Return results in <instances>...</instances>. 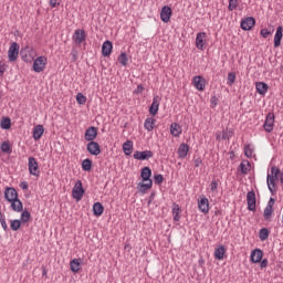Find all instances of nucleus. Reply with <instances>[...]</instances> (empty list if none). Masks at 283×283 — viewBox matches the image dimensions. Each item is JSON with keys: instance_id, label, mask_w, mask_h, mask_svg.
I'll use <instances>...</instances> for the list:
<instances>
[{"instance_id": "f257e3e1", "label": "nucleus", "mask_w": 283, "mask_h": 283, "mask_svg": "<svg viewBox=\"0 0 283 283\" xmlns=\"http://www.w3.org/2000/svg\"><path fill=\"white\" fill-rule=\"evenodd\" d=\"M83 196H85V188H83V181L77 180L72 189V197L76 202L83 200Z\"/></svg>"}, {"instance_id": "f03ea898", "label": "nucleus", "mask_w": 283, "mask_h": 283, "mask_svg": "<svg viewBox=\"0 0 283 283\" xmlns=\"http://www.w3.org/2000/svg\"><path fill=\"white\" fill-rule=\"evenodd\" d=\"M20 56L24 63H32L34 61V49L32 46L21 49Z\"/></svg>"}, {"instance_id": "7ed1b4c3", "label": "nucleus", "mask_w": 283, "mask_h": 283, "mask_svg": "<svg viewBox=\"0 0 283 283\" xmlns=\"http://www.w3.org/2000/svg\"><path fill=\"white\" fill-rule=\"evenodd\" d=\"M248 211H256L258 199L255 197V190H251L247 193Z\"/></svg>"}, {"instance_id": "20e7f679", "label": "nucleus", "mask_w": 283, "mask_h": 283, "mask_svg": "<svg viewBox=\"0 0 283 283\" xmlns=\"http://www.w3.org/2000/svg\"><path fill=\"white\" fill-rule=\"evenodd\" d=\"M19 50H20L19 43L12 42L8 51L9 63H14V61L19 59Z\"/></svg>"}, {"instance_id": "39448f33", "label": "nucleus", "mask_w": 283, "mask_h": 283, "mask_svg": "<svg viewBox=\"0 0 283 283\" xmlns=\"http://www.w3.org/2000/svg\"><path fill=\"white\" fill-rule=\"evenodd\" d=\"M28 169L31 176H36V178H39L41 170H39V161H36V158L29 157Z\"/></svg>"}, {"instance_id": "423d86ee", "label": "nucleus", "mask_w": 283, "mask_h": 283, "mask_svg": "<svg viewBox=\"0 0 283 283\" xmlns=\"http://www.w3.org/2000/svg\"><path fill=\"white\" fill-rule=\"evenodd\" d=\"M45 65H48V59L45 56H39L33 61V72L41 74L45 70Z\"/></svg>"}, {"instance_id": "0eeeda50", "label": "nucleus", "mask_w": 283, "mask_h": 283, "mask_svg": "<svg viewBox=\"0 0 283 283\" xmlns=\"http://www.w3.org/2000/svg\"><path fill=\"white\" fill-rule=\"evenodd\" d=\"M97 136H98V128L96 126H90L84 133V140H86V143H92L96 140Z\"/></svg>"}, {"instance_id": "6e6552de", "label": "nucleus", "mask_w": 283, "mask_h": 283, "mask_svg": "<svg viewBox=\"0 0 283 283\" xmlns=\"http://www.w3.org/2000/svg\"><path fill=\"white\" fill-rule=\"evenodd\" d=\"M274 125H275V115L273 113H269L265 117L263 128L268 132V134H271V132H273Z\"/></svg>"}, {"instance_id": "1a4fd4ad", "label": "nucleus", "mask_w": 283, "mask_h": 283, "mask_svg": "<svg viewBox=\"0 0 283 283\" xmlns=\"http://www.w3.org/2000/svg\"><path fill=\"white\" fill-rule=\"evenodd\" d=\"M192 85L199 92H205V87H207V80L202 77V75H197L192 78Z\"/></svg>"}, {"instance_id": "9d476101", "label": "nucleus", "mask_w": 283, "mask_h": 283, "mask_svg": "<svg viewBox=\"0 0 283 283\" xmlns=\"http://www.w3.org/2000/svg\"><path fill=\"white\" fill-rule=\"evenodd\" d=\"M86 151H88L91 156H101V145L97 142H88L86 145Z\"/></svg>"}, {"instance_id": "9b49d317", "label": "nucleus", "mask_w": 283, "mask_h": 283, "mask_svg": "<svg viewBox=\"0 0 283 283\" xmlns=\"http://www.w3.org/2000/svg\"><path fill=\"white\" fill-rule=\"evenodd\" d=\"M4 198L7 202H14V200L19 199V192L12 187H7L4 190Z\"/></svg>"}, {"instance_id": "f8f14e48", "label": "nucleus", "mask_w": 283, "mask_h": 283, "mask_svg": "<svg viewBox=\"0 0 283 283\" xmlns=\"http://www.w3.org/2000/svg\"><path fill=\"white\" fill-rule=\"evenodd\" d=\"M135 160H149V158H154V151L151 150H136L133 155Z\"/></svg>"}, {"instance_id": "ddd939ff", "label": "nucleus", "mask_w": 283, "mask_h": 283, "mask_svg": "<svg viewBox=\"0 0 283 283\" xmlns=\"http://www.w3.org/2000/svg\"><path fill=\"white\" fill-rule=\"evenodd\" d=\"M171 14H174L171 7L164 6L160 11V19L163 23H169V21H171Z\"/></svg>"}, {"instance_id": "4468645a", "label": "nucleus", "mask_w": 283, "mask_h": 283, "mask_svg": "<svg viewBox=\"0 0 283 283\" xmlns=\"http://www.w3.org/2000/svg\"><path fill=\"white\" fill-rule=\"evenodd\" d=\"M254 27H255V18L248 17L241 20V30L249 32V30H253Z\"/></svg>"}, {"instance_id": "2eb2a0df", "label": "nucleus", "mask_w": 283, "mask_h": 283, "mask_svg": "<svg viewBox=\"0 0 283 283\" xmlns=\"http://www.w3.org/2000/svg\"><path fill=\"white\" fill-rule=\"evenodd\" d=\"M262 258H264V252L262 250H252L250 254V261L252 262V264H260V262H262Z\"/></svg>"}, {"instance_id": "dca6fc26", "label": "nucleus", "mask_w": 283, "mask_h": 283, "mask_svg": "<svg viewBox=\"0 0 283 283\" xmlns=\"http://www.w3.org/2000/svg\"><path fill=\"white\" fill-rule=\"evenodd\" d=\"M86 39H87V34L85 33V30H83V29L75 30V32L73 34V41L75 43L81 45V43L85 42Z\"/></svg>"}, {"instance_id": "f3484780", "label": "nucleus", "mask_w": 283, "mask_h": 283, "mask_svg": "<svg viewBox=\"0 0 283 283\" xmlns=\"http://www.w3.org/2000/svg\"><path fill=\"white\" fill-rule=\"evenodd\" d=\"M151 187H154V180H149V181H139L137 184V190L139 191V193H147V191H149V189H151Z\"/></svg>"}, {"instance_id": "a211bd4d", "label": "nucleus", "mask_w": 283, "mask_h": 283, "mask_svg": "<svg viewBox=\"0 0 283 283\" xmlns=\"http://www.w3.org/2000/svg\"><path fill=\"white\" fill-rule=\"evenodd\" d=\"M158 109H160V96H154L153 98V103L149 106V114L150 116H156V114H158Z\"/></svg>"}, {"instance_id": "6ab92c4d", "label": "nucleus", "mask_w": 283, "mask_h": 283, "mask_svg": "<svg viewBox=\"0 0 283 283\" xmlns=\"http://www.w3.org/2000/svg\"><path fill=\"white\" fill-rule=\"evenodd\" d=\"M198 209L201 213H209V199L207 197H200V200H198Z\"/></svg>"}, {"instance_id": "aec40b11", "label": "nucleus", "mask_w": 283, "mask_h": 283, "mask_svg": "<svg viewBox=\"0 0 283 283\" xmlns=\"http://www.w3.org/2000/svg\"><path fill=\"white\" fill-rule=\"evenodd\" d=\"M114 50V44L112 41L106 40L102 44V56H112V51Z\"/></svg>"}, {"instance_id": "412c9836", "label": "nucleus", "mask_w": 283, "mask_h": 283, "mask_svg": "<svg viewBox=\"0 0 283 283\" xmlns=\"http://www.w3.org/2000/svg\"><path fill=\"white\" fill-rule=\"evenodd\" d=\"M207 41V33L199 32L196 38V48L198 50H205V42Z\"/></svg>"}, {"instance_id": "4be33fe9", "label": "nucleus", "mask_w": 283, "mask_h": 283, "mask_svg": "<svg viewBox=\"0 0 283 283\" xmlns=\"http://www.w3.org/2000/svg\"><path fill=\"white\" fill-rule=\"evenodd\" d=\"M282 38H283V27L279 25L276 28V32L274 34V48L277 49L282 45Z\"/></svg>"}, {"instance_id": "5701e85b", "label": "nucleus", "mask_w": 283, "mask_h": 283, "mask_svg": "<svg viewBox=\"0 0 283 283\" xmlns=\"http://www.w3.org/2000/svg\"><path fill=\"white\" fill-rule=\"evenodd\" d=\"M277 180V177H273L271 175H268V189L271 192L272 196H275L276 189H275V181Z\"/></svg>"}, {"instance_id": "b1692460", "label": "nucleus", "mask_w": 283, "mask_h": 283, "mask_svg": "<svg viewBox=\"0 0 283 283\" xmlns=\"http://www.w3.org/2000/svg\"><path fill=\"white\" fill-rule=\"evenodd\" d=\"M44 133H45V128L43 127V125L39 124V125L34 126V128H33V139L34 140H41Z\"/></svg>"}, {"instance_id": "393cba45", "label": "nucleus", "mask_w": 283, "mask_h": 283, "mask_svg": "<svg viewBox=\"0 0 283 283\" xmlns=\"http://www.w3.org/2000/svg\"><path fill=\"white\" fill-rule=\"evenodd\" d=\"M140 178L143 180V182H147V181L151 180V168L148 166H145L144 168H142Z\"/></svg>"}, {"instance_id": "a878e982", "label": "nucleus", "mask_w": 283, "mask_h": 283, "mask_svg": "<svg viewBox=\"0 0 283 283\" xmlns=\"http://www.w3.org/2000/svg\"><path fill=\"white\" fill-rule=\"evenodd\" d=\"M255 90H256V93L260 94V96H264V94L269 92V84L264 82H256Z\"/></svg>"}, {"instance_id": "bb28decb", "label": "nucleus", "mask_w": 283, "mask_h": 283, "mask_svg": "<svg viewBox=\"0 0 283 283\" xmlns=\"http://www.w3.org/2000/svg\"><path fill=\"white\" fill-rule=\"evenodd\" d=\"M104 212H105V207L103 206V203L95 202L93 205V216H95L96 218H101V216H103Z\"/></svg>"}, {"instance_id": "cd10ccee", "label": "nucleus", "mask_w": 283, "mask_h": 283, "mask_svg": "<svg viewBox=\"0 0 283 283\" xmlns=\"http://www.w3.org/2000/svg\"><path fill=\"white\" fill-rule=\"evenodd\" d=\"M170 134L175 136V138H178L180 134H182V127L178 123H172L170 125Z\"/></svg>"}, {"instance_id": "c85d7f7f", "label": "nucleus", "mask_w": 283, "mask_h": 283, "mask_svg": "<svg viewBox=\"0 0 283 283\" xmlns=\"http://www.w3.org/2000/svg\"><path fill=\"white\" fill-rule=\"evenodd\" d=\"M123 151H124L125 156H132V151H134V142L126 140L123 144Z\"/></svg>"}, {"instance_id": "c756f323", "label": "nucleus", "mask_w": 283, "mask_h": 283, "mask_svg": "<svg viewBox=\"0 0 283 283\" xmlns=\"http://www.w3.org/2000/svg\"><path fill=\"white\" fill-rule=\"evenodd\" d=\"M70 269H71L72 273H78V271H81V259L71 260Z\"/></svg>"}, {"instance_id": "7c9ffc66", "label": "nucleus", "mask_w": 283, "mask_h": 283, "mask_svg": "<svg viewBox=\"0 0 283 283\" xmlns=\"http://www.w3.org/2000/svg\"><path fill=\"white\" fill-rule=\"evenodd\" d=\"M182 210H180V206L178 203H172V216L175 222H180V213Z\"/></svg>"}, {"instance_id": "2f4dec72", "label": "nucleus", "mask_w": 283, "mask_h": 283, "mask_svg": "<svg viewBox=\"0 0 283 283\" xmlns=\"http://www.w3.org/2000/svg\"><path fill=\"white\" fill-rule=\"evenodd\" d=\"M188 154H189V145L180 144V146L178 148V156H179V158H187Z\"/></svg>"}, {"instance_id": "473e14b6", "label": "nucleus", "mask_w": 283, "mask_h": 283, "mask_svg": "<svg viewBox=\"0 0 283 283\" xmlns=\"http://www.w3.org/2000/svg\"><path fill=\"white\" fill-rule=\"evenodd\" d=\"M155 125H156V119L155 118L147 117L145 119L144 127H145V129H147V132H154Z\"/></svg>"}, {"instance_id": "72a5a7b5", "label": "nucleus", "mask_w": 283, "mask_h": 283, "mask_svg": "<svg viewBox=\"0 0 283 283\" xmlns=\"http://www.w3.org/2000/svg\"><path fill=\"white\" fill-rule=\"evenodd\" d=\"M224 253H227V249H224V245H220L214 250V258L217 260H224Z\"/></svg>"}, {"instance_id": "f704fd0d", "label": "nucleus", "mask_w": 283, "mask_h": 283, "mask_svg": "<svg viewBox=\"0 0 283 283\" xmlns=\"http://www.w3.org/2000/svg\"><path fill=\"white\" fill-rule=\"evenodd\" d=\"M12 211H17V213H21L23 211V202L18 200L11 201Z\"/></svg>"}, {"instance_id": "c9c22d12", "label": "nucleus", "mask_w": 283, "mask_h": 283, "mask_svg": "<svg viewBox=\"0 0 283 283\" xmlns=\"http://www.w3.org/2000/svg\"><path fill=\"white\" fill-rule=\"evenodd\" d=\"M1 129H10L12 127V119L10 117H2L0 122Z\"/></svg>"}, {"instance_id": "e433bc0d", "label": "nucleus", "mask_w": 283, "mask_h": 283, "mask_svg": "<svg viewBox=\"0 0 283 283\" xmlns=\"http://www.w3.org/2000/svg\"><path fill=\"white\" fill-rule=\"evenodd\" d=\"M270 233L271 232L269 231V228H261L259 231V238H260L261 242L269 240Z\"/></svg>"}, {"instance_id": "4c0bfd02", "label": "nucleus", "mask_w": 283, "mask_h": 283, "mask_svg": "<svg viewBox=\"0 0 283 283\" xmlns=\"http://www.w3.org/2000/svg\"><path fill=\"white\" fill-rule=\"evenodd\" d=\"M94 163L92 161V159L86 158L82 161V169L83 171H92V167H93Z\"/></svg>"}, {"instance_id": "58836bf2", "label": "nucleus", "mask_w": 283, "mask_h": 283, "mask_svg": "<svg viewBox=\"0 0 283 283\" xmlns=\"http://www.w3.org/2000/svg\"><path fill=\"white\" fill-rule=\"evenodd\" d=\"M273 32H275V29H273V27H270V29L269 28L261 29L260 34L263 39H269V36L273 34Z\"/></svg>"}, {"instance_id": "ea45409f", "label": "nucleus", "mask_w": 283, "mask_h": 283, "mask_svg": "<svg viewBox=\"0 0 283 283\" xmlns=\"http://www.w3.org/2000/svg\"><path fill=\"white\" fill-rule=\"evenodd\" d=\"M30 220H32V214L30 213V211H28V209L22 210L20 221L25 223L30 222Z\"/></svg>"}, {"instance_id": "a19ab883", "label": "nucleus", "mask_w": 283, "mask_h": 283, "mask_svg": "<svg viewBox=\"0 0 283 283\" xmlns=\"http://www.w3.org/2000/svg\"><path fill=\"white\" fill-rule=\"evenodd\" d=\"M0 149L3 154H12V146H10V142H3Z\"/></svg>"}, {"instance_id": "79ce46f5", "label": "nucleus", "mask_w": 283, "mask_h": 283, "mask_svg": "<svg viewBox=\"0 0 283 283\" xmlns=\"http://www.w3.org/2000/svg\"><path fill=\"white\" fill-rule=\"evenodd\" d=\"M21 220L15 219L10 221V229L11 231H19L21 229Z\"/></svg>"}, {"instance_id": "37998d69", "label": "nucleus", "mask_w": 283, "mask_h": 283, "mask_svg": "<svg viewBox=\"0 0 283 283\" xmlns=\"http://www.w3.org/2000/svg\"><path fill=\"white\" fill-rule=\"evenodd\" d=\"M129 61V57H127V53L122 52L118 56V62L120 63V65H123L124 67H126L127 63Z\"/></svg>"}, {"instance_id": "c03bdc74", "label": "nucleus", "mask_w": 283, "mask_h": 283, "mask_svg": "<svg viewBox=\"0 0 283 283\" xmlns=\"http://www.w3.org/2000/svg\"><path fill=\"white\" fill-rule=\"evenodd\" d=\"M271 216H273V208L266 206L263 212L264 220H271Z\"/></svg>"}, {"instance_id": "a18cd8bd", "label": "nucleus", "mask_w": 283, "mask_h": 283, "mask_svg": "<svg viewBox=\"0 0 283 283\" xmlns=\"http://www.w3.org/2000/svg\"><path fill=\"white\" fill-rule=\"evenodd\" d=\"M250 169L247 168V164L241 163L238 167V172L242 174V176H247V174H249Z\"/></svg>"}, {"instance_id": "49530a36", "label": "nucleus", "mask_w": 283, "mask_h": 283, "mask_svg": "<svg viewBox=\"0 0 283 283\" xmlns=\"http://www.w3.org/2000/svg\"><path fill=\"white\" fill-rule=\"evenodd\" d=\"M76 102L78 105H85V103H87V97L83 95V93H77Z\"/></svg>"}, {"instance_id": "de8ad7c7", "label": "nucleus", "mask_w": 283, "mask_h": 283, "mask_svg": "<svg viewBox=\"0 0 283 283\" xmlns=\"http://www.w3.org/2000/svg\"><path fill=\"white\" fill-rule=\"evenodd\" d=\"M155 185H163L165 182V177L160 174L154 175Z\"/></svg>"}, {"instance_id": "09e8293b", "label": "nucleus", "mask_w": 283, "mask_h": 283, "mask_svg": "<svg viewBox=\"0 0 283 283\" xmlns=\"http://www.w3.org/2000/svg\"><path fill=\"white\" fill-rule=\"evenodd\" d=\"M238 0H229V6H228V10L229 12H233V10H235V8H238Z\"/></svg>"}, {"instance_id": "8fccbe9b", "label": "nucleus", "mask_w": 283, "mask_h": 283, "mask_svg": "<svg viewBox=\"0 0 283 283\" xmlns=\"http://www.w3.org/2000/svg\"><path fill=\"white\" fill-rule=\"evenodd\" d=\"M282 172L280 171V168H277L276 166H273L271 168V176H273L274 178H277V176H280Z\"/></svg>"}, {"instance_id": "3c124183", "label": "nucleus", "mask_w": 283, "mask_h": 283, "mask_svg": "<svg viewBox=\"0 0 283 283\" xmlns=\"http://www.w3.org/2000/svg\"><path fill=\"white\" fill-rule=\"evenodd\" d=\"M235 83V73L231 72L228 74V85H233Z\"/></svg>"}, {"instance_id": "603ef678", "label": "nucleus", "mask_w": 283, "mask_h": 283, "mask_svg": "<svg viewBox=\"0 0 283 283\" xmlns=\"http://www.w3.org/2000/svg\"><path fill=\"white\" fill-rule=\"evenodd\" d=\"M244 156L251 158L253 156V150L249 146H244Z\"/></svg>"}, {"instance_id": "864d4df0", "label": "nucleus", "mask_w": 283, "mask_h": 283, "mask_svg": "<svg viewBox=\"0 0 283 283\" xmlns=\"http://www.w3.org/2000/svg\"><path fill=\"white\" fill-rule=\"evenodd\" d=\"M71 61L72 63H76V61H78V52L77 51H72L71 52Z\"/></svg>"}, {"instance_id": "5fc2aeb1", "label": "nucleus", "mask_w": 283, "mask_h": 283, "mask_svg": "<svg viewBox=\"0 0 283 283\" xmlns=\"http://www.w3.org/2000/svg\"><path fill=\"white\" fill-rule=\"evenodd\" d=\"M266 266H269V260L268 259H261L260 269H266Z\"/></svg>"}, {"instance_id": "6e6d98bb", "label": "nucleus", "mask_w": 283, "mask_h": 283, "mask_svg": "<svg viewBox=\"0 0 283 283\" xmlns=\"http://www.w3.org/2000/svg\"><path fill=\"white\" fill-rule=\"evenodd\" d=\"M210 187H211V191H217L218 190V181L212 180L210 184Z\"/></svg>"}, {"instance_id": "4d7b16f0", "label": "nucleus", "mask_w": 283, "mask_h": 283, "mask_svg": "<svg viewBox=\"0 0 283 283\" xmlns=\"http://www.w3.org/2000/svg\"><path fill=\"white\" fill-rule=\"evenodd\" d=\"M142 92H145V86H143V84H139L137 86V90L135 91V94H142Z\"/></svg>"}, {"instance_id": "13d9d810", "label": "nucleus", "mask_w": 283, "mask_h": 283, "mask_svg": "<svg viewBox=\"0 0 283 283\" xmlns=\"http://www.w3.org/2000/svg\"><path fill=\"white\" fill-rule=\"evenodd\" d=\"M0 223H1L3 231H8V223L6 222V219H1Z\"/></svg>"}, {"instance_id": "bf43d9fd", "label": "nucleus", "mask_w": 283, "mask_h": 283, "mask_svg": "<svg viewBox=\"0 0 283 283\" xmlns=\"http://www.w3.org/2000/svg\"><path fill=\"white\" fill-rule=\"evenodd\" d=\"M210 103H211V105H213V107H216V106L218 105V97H216V95L212 96V97L210 98Z\"/></svg>"}, {"instance_id": "052dcab7", "label": "nucleus", "mask_w": 283, "mask_h": 283, "mask_svg": "<svg viewBox=\"0 0 283 283\" xmlns=\"http://www.w3.org/2000/svg\"><path fill=\"white\" fill-rule=\"evenodd\" d=\"M51 8H56L59 6V0H50Z\"/></svg>"}, {"instance_id": "680f3d73", "label": "nucleus", "mask_w": 283, "mask_h": 283, "mask_svg": "<svg viewBox=\"0 0 283 283\" xmlns=\"http://www.w3.org/2000/svg\"><path fill=\"white\" fill-rule=\"evenodd\" d=\"M201 165H202V159L201 158L195 159V167H200Z\"/></svg>"}, {"instance_id": "e2e57ef3", "label": "nucleus", "mask_w": 283, "mask_h": 283, "mask_svg": "<svg viewBox=\"0 0 283 283\" xmlns=\"http://www.w3.org/2000/svg\"><path fill=\"white\" fill-rule=\"evenodd\" d=\"M156 198V193L155 192H151L150 193V196H149V198H148V205L150 203V202H154V199Z\"/></svg>"}, {"instance_id": "0e129e2a", "label": "nucleus", "mask_w": 283, "mask_h": 283, "mask_svg": "<svg viewBox=\"0 0 283 283\" xmlns=\"http://www.w3.org/2000/svg\"><path fill=\"white\" fill-rule=\"evenodd\" d=\"M273 205H275V200L273 198H270V200L268 202V207L273 209Z\"/></svg>"}, {"instance_id": "69168bd1", "label": "nucleus", "mask_w": 283, "mask_h": 283, "mask_svg": "<svg viewBox=\"0 0 283 283\" xmlns=\"http://www.w3.org/2000/svg\"><path fill=\"white\" fill-rule=\"evenodd\" d=\"M20 187H21V189H23V190L28 189V182L22 181V182L20 184Z\"/></svg>"}, {"instance_id": "338daca9", "label": "nucleus", "mask_w": 283, "mask_h": 283, "mask_svg": "<svg viewBox=\"0 0 283 283\" xmlns=\"http://www.w3.org/2000/svg\"><path fill=\"white\" fill-rule=\"evenodd\" d=\"M222 138H223V140H229V134L223 133Z\"/></svg>"}, {"instance_id": "774afa93", "label": "nucleus", "mask_w": 283, "mask_h": 283, "mask_svg": "<svg viewBox=\"0 0 283 283\" xmlns=\"http://www.w3.org/2000/svg\"><path fill=\"white\" fill-rule=\"evenodd\" d=\"M280 180H281V185H283V172H281V178H280Z\"/></svg>"}]
</instances>
